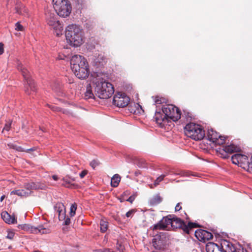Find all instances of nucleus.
Wrapping results in <instances>:
<instances>
[{
    "instance_id": "18",
    "label": "nucleus",
    "mask_w": 252,
    "mask_h": 252,
    "mask_svg": "<svg viewBox=\"0 0 252 252\" xmlns=\"http://www.w3.org/2000/svg\"><path fill=\"white\" fill-rule=\"evenodd\" d=\"M54 208L55 211L58 214L59 220H63L65 214V208L64 205L59 202L55 204Z\"/></svg>"
},
{
    "instance_id": "53",
    "label": "nucleus",
    "mask_w": 252,
    "mask_h": 252,
    "mask_svg": "<svg viewBox=\"0 0 252 252\" xmlns=\"http://www.w3.org/2000/svg\"><path fill=\"white\" fill-rule=\"evenodd\" d=\"M135 174V175L137 176L138 175V172H136Z\"/></svg>"
},
{
    "instance_id": "49",
    "label": "nucleus",
    "mask_w": 252,
    "mask_h": 252,
    "mask_svg": "<svg viewBox=\"0 0 252 252\" xmlns=\"http://www.w3.org/2000/svg\"><path fill=\"white\" fill-rule=\"evenodd\" d=\"M52 178H53V180H54L55 181H57V180H58V176L55 175H54L52 176Z\"/></svg>"
},
{
    "instance_id": "43",
    "label": "nucleus",
    "mask_w": 252,
    "mask_h": 252,
    "mask_svg": "<svg viewBox=\"0 0 252 252\" xmlns=\"http://www.w3.org/2000/svg\"><path fill=\"white\" fill-rule=\"evenodd\" d=\"M134 212L135 211L134 210H130L126 213V215L127 218L130 217H131V215L134 213Z\"/></svg>"
},
{
    "instance_id": "17",
    "label": "nucleus",
    "mask_w": 252,
    "mask_h": 252,
    "mask_svg": "<svg viewBox=\"0 0 252 252\" xmlns=\"http://www.w3.org/2000/svg\"><path fill=\"white\" fill-rule=\"evenodd\" d=\"M221 252H237V250L231 243L223 240L220 245Z\"/></svg>"
},
{
    "instance_id": "6",
    "label": "nucleus",
    "mask_w": 252,
    "mask_h": 252,
    "mask_svg": "<svg viewBox=\"0 0 252 252\" xmlns=\"http://www.w3.org/2000/svg\"><path fill=\"white\" fill-rule=\"evenodd\" d=\"M17 69L20 70L27 82V86H26V92L28 94H31L35 93L36 91V88L34 84V81L31 78L29 71L26 68L24 67L19 61L17 64Z\"/></svg>"
},
{
    "instance_id": "2",
    "label": "nucleus",
    "mask_w": 252,
    "mask_h": 252,
    "mask_svg": "<svg viewBox=\"0 0 252 252\" xmlns=\"http://www.w3.org/2000/svg\"><path fill=\"white\" fill-rule=\"evenodd\" d=\"M94 92L100 99H107L114 94V89L113 85L109 82L97 79L93 82Z\"/></svg>"
},
{
    "instance_id": "26",
    "label": "nucleus",
    "mask_w": 252,
    "mask_h": 252,
    "mask_svg": "<svg viewBox=\"0 0 252 252\" xmlns=\"http://www.w3.org/2000/svg\"><path fill=\"white\" fill-rule=\"evenodd\" d=\"M120 180V176L118 174H115L111 178V186L113 187H117L119 185Z\"/></svg>"
},
{
    "instance_id": "23",
    "label": "nucleus",
    "mask_w": 252,
    "mask_h": 252,
    "mask_svg": "<svg viewBox=\"0 0 252 252\" xmlns=\"http://www.w3.org/2000/svg\"><path fill=\"white\" fill-rule=\"evenodd\" d=\"M11 194H16L20 197H27L30 195V191H26L25 189L14 190L10 193Z\"/></svg>"
},
{
    "instance_id": "38",
    "label": "nucleus",
    "mask_w": 252,
    "mask_h": 252,
    "mask_svg": "<svg viewBox=\"0 0 252 252\" xmlns=\"http://www.w3.org/2000/svg\"><path fill=\"white\" fill-rule=\"evenodd\" d=\"M158 243L159 241L158 242L156 239H153V246L155 249L160 250L161 248V247L158 244Z\"/></svg>"
},
{
    "instance_id": "37",
    "label": "nucleus",
    "mask_w": 252,
    "mask_h": 252,
    "mask_svg": "<svg viewBox=\"0 0 252 252\" xmlns=\"http://www.w3.org/2000/svg\"><path fill=\"white\" fill-rule=\"evenodd\" d=\"M166 175H161L159 177H158L156 179V180L155 181V183H154L155 186H156L158 185L159 183L163 180L164 178L166 176Z\"/></svg>"
},
{
    "instance_id": "10",
    "label": "nucleus",
    "mask_w": 252,
    "mask_h": 252,
    "mask_svg": "<svg viewBox=\"0 0 252 252\" xmlns=\"http://www.w3.org/2000/svg\"><path fill=\"white\" fill-rule=\"evenodd\" d=\"M241 149L239 147L233 144H230L222 146V148L219 149V151L223 158H227L229 157V154H231L235 152H238Z\"/></svg>"
},
{
    "instance_id": "39",
    "label": "nucleus",
    "mask_w": 252,
    "mask_h": 252,
    "mask_svg": "<svg viewBox=\"0 0 252 252\" xmlns=\"http://www.w3.org/2000/svg\"><path fill=\"white\" fill-rule=\"evenodd\" d=\"M15 30L18 31H22L24 30V28L23 26L19 24V22H17L15 24Z\"/></svg>"
},
{
    "instance_id": "9",
    "label": "nucleus",
    "mask_w": 252,
    "mask_h": 252,
    "mask_svg": "<svg viewBox=\"0 0 252 252\" xmlns=\"http://www.w3.org/2000/svg\"><path fill=\"white\" fill-rule=\"evenodd\" d=\"M130 98L125 93H118L113 98L115 105L119 107H125L129 103Z\"/></svg>"
},
{
    "instance_id": "40",
    "label": "nucleus",
    "mask_w": 252,
    "mask_h": 252,
    "mask_svg": "<svg viewBox=\"0 0 252 252\" xmlns=\"http://www.w3.org/2000/svg\"><path fill=\"white\" fill-rule=\"evenodd\" d=\"M14 236V233L12 231H8L7 235L6 236V238L12 240Z\"/></svg>"
},
{
    "instance_id": "5",
    "label": "nucleus",
    "mask_w": 252,
    "mask_h": 252,
    "mask_svg": "<svg viewBox=\"0 0 252 252\" xmlns=\"http://www.w3.org/2000/svg\"><path fill=\"white\" fill-rule=\"evenodd\" d=\"M54 11L61 17L68 16L71 10V7L67 0H52Z\"/></svg>"
},
{
    "instance_id": "46",
    "label": "nucleus",
    "mask_w": 252,
    "mask_h": 252,
    "mask_svg": "<svg viewBox=\"0 0 252 252\" xmlns=\"http://www.w3.org/2000/svg\"><path fill=\"white\" fill-rule=\"evenodd\" d=\"M182 209V207L180 206L179 203H178L175 206V209L176 211H180Z\"/></svg>"
},
{
    "instance_id": "52",
    "label": "nucleus",
    "mask_w": 252,
    "mask_h": 252,
    "mask_svg": "<svg viewBox=\"0 0 252 252\" xmlns=\"http://www.w3.org/2000/svg\"><path fill=\"white\" fill-rule=\"evenodd\" d=\"M63 180L64 181V182H66V183H68V184L70 183V181H68L66 179H63Z\"/></svg>"
},
{
    "instance_id": "34",
    "label": "nucleus",
    "mask_w": 252,
    "mask_h": 252,
    "mask_svg": "<svg viewBox=\"0 0 252 252\" xmlns=\"http://www.w3.org/2000/svg\"><path fill=\"white\" fill-rule=\"evenodd\" d=\"M100 162L97 159H94L90 163V166L93 169H94L96 166H98Z\"/></svg>"
},
{
    "instance_id": "47",
    "label": "nucleus",
    "mask_w": 252,
    "mask_h": 252,
    "mask_svg": "<svg viewBox=\"0 0 252 252\" xmlns=\"http://www.w3.org/2000/svg\"><path fill=\"white\" fill-rule=\"evenodd\" d=\"M3 53V44L2 43H0V55Z\"/></svg>"
},
{
    "instance_id": "1",
    "label": "nucleus",
    "mask_w": 252,
    "mask_h": 252,
    "mask_svg": "<svg viewBox=\"0 0 252 252\" xmlns=\"http://www.w3.org/2000/svg\"><path fill=\"white\" fill-rule=\"evenodd\" d=\"M65 36L67 41L73 46L78 47L83 42V30L79 26L68 25L66 29Z\"/></svg>"
},
{
    "instance_id": "54",
    "label": "nucleus",
    "mask_w": 252,
    "mask_h": 252,
    "mask_svg": "<svg viewBox=\"0 0 252 252\" xmlns=\"http://www.w3.org/2000/svg\"><path fill=\"white\" fill-rule=\"evenodd\" d=\"M28 151H32V150H33V149H28Z\"/></svg>"
},
{
    "instance_id": "33",
    "label": "nucleus",
    "mask_w": 252,
    "mask_h": 252,
    "mask_svg": "<svg viewBox=\"0 0 252 252\" xmlns=\"http://www.w3.org/2000/svg\"><path fill=\"white\" fill-rule=\"evenodd\" d=\"M12 123V121L11 120H9L8 122H7L6 123V124H5V126L3 128L2 131H3L4 130L8 131L10 129Z\"/></svg>"
},
{
    "instance_id": "16",
    "label": "nucleus",
    "mask_w": 252,
    "mask_h": 252,
    "mask_svg": "<svg viewBox=\"0 0 252 252\" xmlns=\"http://www.w3.org/2000/svg\"><path fill=\"white\" fill-rule=\"evenodd\" d=\"M154 119L156 123L161 127L164 126L165 124L169 122L165 114L162 112V110L158 111L157 110L155 112Z\"/></svg>"
},
{
    "instance_id": "13",
    "label": "nucleus",
    "mask_w": 252,
    "mask_h": 252,
    "mask_svg": "<svg viewBox=\"0 0 252 252\" xmlns=\"http://www.w3.org/2000/svg\"><path fill=\"white\" fill-rule=\"evenodd\" d=\"M75 75L80 79H85L87 78L90 74V69L88 63L85 64V65L79 66L76 70H72Z\"/></svg>"
},
{
    "instance_id": "32",
    "label": "nucleus",
    "mask_w": 252,
    "mask_h": 252,
    "mask_svg": "<svg viewBox=\"0 0 252 252\" xmlns=\"http://www.w3.org/2000/svg\"><path fill=\"white\" fill-rule=\"evenodd\" d=\"M77 209V205L76 203L72 204L70 209V215L71 217L74 216L75 214V211Z\"/></svg>"
},
{
    "instance_id": "44",
    "label": "nucleus",
    "mask_w": 252,
    "mask_h": 252,
    "mask_svg": "<svg viewBox=\"0 0 252 252\" xmlns=\"http://www.w3.org/2000/svg\"><path fill=\"white\" fill-rule=\"evenodd\" d=\"M66 57L64 54H59L57 58L59 60H64Z\"/></svg>"
},
{
    "instance_id": "3",
    "label": "nucleus",
    "mask_w": 252,
    "mask_h": 252,
    "mask_svg": "<svg viewBox=\"0 0 252 252\" xmlns=\"http://www.w3.org/2000/svg\"><path fill=\"white\" fill-rule=\"evenodd\" d=\"M46 22L55 34L59 36L62 34L63 27L58 19V15L54 10H47L45 12Z\"/></svg>"
},
{
    "instance_id": "14",
    "label": "nucleus",
    "mask_w": 252,
    "mask_h": 252,
    "mask_svg": "<svg viewBox=\"0 0 252 252\" xmlns=\"http://www.w3.org/2000/svg\"><path fill=\"white\" fill-rule=\"evenodd\" d=\"M232 163L242 166L243 165L247 164L249 166V160L247 156L241 154H236L231 157Z\"/></svg>"
},
{
    "instance_id": "21",
    "label": "nucleus",
    "mask_w": 252,
    "mask_h": 252,
    "mask_svg": "<svg viewBox=\"0 0 252 252\" xmlns=\"http://www.w3.org/2000/svg\"><path fill=\"white\" fill-rule=\"evenodd\" d=\"M105 58L102 54H99L97 57H93L94 63L97 66H100L103 65Z\"/></svg>"
},
{
    "instance_id": "4",
    "label": "nucleus",
    "mask_w": 252,
    "mask_h": 252,
    "mask_svg": "<svg viewBox=\"0 0 252 252\" xmlns=\"http://www.w3.org/2000/svg\"><path fill=\"white\" fill-rule=\"evenodd\" d=\"M185 134L195 140H200L205 135V131L201 126L194 124L189 123L185 127Z\"/></svg>"
},
{
    "instance_id": "41",
    "label": "nucleus",
    "mask_w": 252,
    "mask_h": 252,
    "mask_svg": "<svg viewBox=\"0 0 252 252\" xmlns=\"http://www.w3.org/2000/svg\"><path fill=\"white\" fill-rule=\"evenodd\" d=\"M88 172L87 170H83L79 174V176L81 178H84L86 174H87Z\"/></svg>"
},
{
    "instance_id": "30",
    "label": "nucleus",
    "mask_w": 252,
    "mask_h": 252,
    "mask_svg": "<svg viewBox=\"0 0 252 252\" xmlns=\"http://www.w3.org/2000/svg\"><path fill=\"white\" fill-rule=\"evenodd\" d=\"M16 12L20 15L27 14L28 9L25 6L16 7Z\"/></svg>"
},
{
    "instance_id": "42",
    "label": "nucleus",
    "mask_w": 252,
    "mask_h": 252,
    "mask_svg": "<svg viewBox=\"0 0 252 252\" xmlns=\"http://www.w3.org/2000/svg\"><path fill=\"white\" fill-rule=\"evenodd\" d=\"M51 109H52L54 111H59L60 110V108L55 106V105H50L49 106Z\"/></svg>"
},
{
    "instance_id": "36",
    "label": "nucleus",
    "mask_w": 252,
    "mask_h": 252,
    "mask_svg": "<svg viewBox=\"0 0 252 252\" xmlns=\"http://www.w3.org/2000/svg\"><path fill=\"white\" fill-rule=\"evenodd\" d=\"M213 236L211 233L206 231L203 242H205L206 240L211 239L213 238Z\"/></svg>"
},
{
    "instance_id": "31",
    "label": "nucleus",
    "mask_w": 252,
    "mask_h": 252,
    "mask_svg": "<svg viewBox=\"0 0 252 252\" xmlns=\"http://www.w3.org/2000/svg\"><path fill=\"white\" fill-rule=\"evenodd\" d=\"M225 142V138L223 136H221L220 135L219 137H218V138L216 139V140L214 141V142H213L215 145H220L221 144H223Z\"/></svg>"
},
{
    "instance_id": "24",
    "label": "nucleus",
    "mask_w": 252,
    "mask_h": 252,
    "mask_svg": "<svg viewBox=\"0 0 252 252\" xmlns=\"http://www.w3.org/2000/svg\"><path fill=\"white\" fill-rule=\"evenodd\" d=\"M206 231L205 230L198 229L195 231L194 235L199 241H203Z\"/></svg>"
},
{
    "instance_id": "20",
    "label": "nucleus",
    "mask_w": 252,
    "mask_h": 252,
    "mask_svg": "<svg viewBox=\"0 0 252 252\" xmlns=\"http://www.w3.org/2000/svg\"><path fill=\"white\" fill-rule=\"evenodd\" d=\"M174 219H172V227L175 228H182L183 229L185 226V222L181 219L173 215Z\"/></svg>"
},
{
    "instance_id": "25",
    "label": "nucleus",
    "mask_w": 252,
    "mask_h": 252,
    "mask_svg": "<svg viewBox=\"0 0 252 252\" xmlns=\"http://www.w3.org/2000/svg\"><path fill=\"white\" fill-rule=\"evenodd\" d=\"M94 97V94L93 93L92 87L90 84H88L86 87V91L85 93V99L93 98Z\"/></svg>"
},
{
    "instance_id": "35",
    "label": "nucleus",
    "mask_w": 252,
    "mask_h": 252,
    "mask_svg": "<svg viewBox=\"0 0 252 252\" xmlns=\"http://www.w3.org/2000/svg\"><path fill=\"white\" fill-rule=\"evenodd\" d=\"M60 221H63V224L68 225L70 223V219L68 217L66 216V214L64 215V219L63 220H59Z\"/></svg>"
},
{
    "instance_id": "22",
    "label": "nucleus",
    "mask_w": 252,
    "mask_h": 252,
    "mask_svg": "<svg viewBox=\"0 0 252 252\" xmlns=\"http://www.w3.org/2000/svg\"><path fill=\"white\" fill-rule=\"evenodd\" d=\"M220 134L213 129L208 130L207 133V139L213 142L219 137Z\"/></svg>"
},
{
    "instance_id": "15",
    "label": "nucleus",
    "mask_w": 252,
    "mask_h": 252,
    "mask_svg": "<svg viewBox=\"0 0 252 252\" xmlns=\"http://www.w3.org/2000/svg\"><path fill=\"white\" fill-rule=\"evenodd\" d=\"M24 188L26 191H30L31 195L32 190L45 189L46 188V186L45 184L42 183L30 182L25 183L24 184Z\"/></svg>"
},
{
    "instance_id": "50",
    "label": "nucleus",
    "mask_w": 252,
    "mask_h": 252,
    "mask_svg": "<svg viewBox=\"0 0 252 252\" xmlns=\"http://www.w3.org/2000/svg\"><path fill=\"white\" fill-rule=\"evenodd\" d=\"M249 167L252 168V157L251 158V162L249 163Z\"/></svg>"
},
{
    "instance_id": "29",
    "label": "nucleus",
    "mask_w": 252,
    "mask_h": 252,
    "mask_svg": "<svg viewBox=\"0 0 252 252\" xmlns=\"http://www.w3.org/2000/svg\"><path fill=\"white\" fill-rule=\"evenodd\" d=\"M100 231L101 232H105L108 228V222L104 220L100 221Z\"/></svg>"
},
{
    "instance_id": "48",
    "label": "nucleus",
    "mask_w": 252,
    "mask_h": 252,
    "mask_svg": "<svg viewBox=\"0 0 252 252\" xmlns=\"http://www.w3.org/2000/svg\"><path fill=\"white\" fill-rule=\"evenodd\" d=\"M134 200V197L133 196H130L129 198L126 200L127 201L129 202L130 203H132V202Z\"/></svg>"
},
{
    "instance_id": "28",
    "label": "nucleus",
    "mask_w": 252,
    "mask_h": 252,
    "mask_svg": "<svg viewBox=\"0 0 252 252\" xmlns=\"http://www.w3.org/2000/svg\"><path fill=\"white\" fill-rule=\"evenodd\" d=\"M161 201V197L159 195H157L150 199V203L153 206L159 204Z\"/></svg>"
},
{
    "instance_id": "7",
    "label": "nucleus",
    "mask_w": 252,
    "mask_h": 252,
    "mask_svg": "<svg viewBox=\"0 0 252 252\" xmlns=\"http://www.w3.org/2000/svg\"><path fill=\"white\" fill-rule=\"evenodd\" d=\"M162 112L165 114L169 122H176L181 118L179 109L172 104H166L162 107Z\"/></svg>"
},
{
    "instance_id": "11",
    "label": "nucleus",
    "mask_w": 252,
    "mask_h": 252,
    "mask_svg": "<svg viewBox=\"0 0 252 252\" xmlns=\"http://www.w3.org/2000/svg\"><path fill=\"white\" fill-rule=\"evenodd\" d=\"M70 61L72 70H76V69L79 68V66L85 65V64L88 63L84 57L79 55L72 56Z\"/></svg>"
},
{
    "instance_id": "12",
    "label": "nucleus",
    "mask_w": 252,
    "mask_h": 252,
    "mask_svg": "<svg viewBox=\"0 0 252 252\" xmlns=\"http://www.w3.org/2000/svg\"><path fill=\"white\" fill-rule=\"evenodd\" d=\"M173 219H174L173 215H171L163 217L158 223L154 225L153 230H163L168 228L169 226L172 227Z\"/></svg>"
},
{
    "instance_id": "27",
    "label": "nucleus",
    "mask_w": 252,
    "mask_h": 252,
    "mask_svg": "<svg viewBox=\"0 0 252 252\" xmlns=\"http://www.w3.org/2000/svg\"><path fill=\"white\" fill-rule=\"evenodd\" d=\"M198 226V224L196 223L189 222L188 225L185 224V226H184V228H183V230L187 233L189 234L190 230L193 228H196Z\"/></svg>"
},
{
    "instance_id": "51",
    "label": "nucleus",
    "mask_w": 252,
    "mask_h": 252,
    "mask_svg": "<svg viewBox=\"0 0 252 252\" xmlns=\"http://www.w3.org/2000/svg\"><path fill=\"white\" fill-rule=\"evenodd\" d=\"M4 197H5L4 195L1 196L0 197V201H2L3 200V199L4 198Z\"/></svg>"
},
{
    "instance_id": "19",
    "label": "nucleus",
    "mask_w": 252,
    "mask_h": 252,
    "mask_svg": "<svg viewBox=\"0 0 252 252\" xmlns=\"http://www.w3.org/2000/svg\"><path fill=\"white\" fill-rule=\"evenodd\" d=\"M1 218L7 223L14 224L17 223V220L14 216H11L7 212L1 213Z\"/></svg>"
},
{
    "instance_id": "8",
    "label": "nucleus",
    "mask_w": 252,
    "mask_h": 252,
    "mask_svg": "<svg viewBox=\"0 0 252 252\" xmlns=\"http://www.w3.org/2000/svg\"><path fill=\"white\" fill-rule=\"evenodd\" d=\"M18 227L20 229L34 234H48L51 232V230L47 224L39 225L37 227L28 224H23L18 225Z\"/></svg>"
},
{
    "instance_id": "55",
    "label": "nucleus",
    "mask_w": 252,
    "mask_h": 252,
    "mask_svg": "<svg viewBox=\"0 0 252 252\" xmlns=\"http://www.w3.org/2000/svg\"><path fill=\"white\" fill-rule=\"evenodd\" d=\"M237 252H240L237 251Z\"/></svg>"
},
{
    "instance_id": "45",
    "label": "nucleus",
    "mask_w": 252,
    "mask_h": 252,
    "mask_svg": "<svg viewBox=\"0 0 252 252\" xmlns=\"http://www.w3.org/2000/svg\"><path fill=\"white\" fill-rule=\"evenodd\" d=\"M155 101L156 104H161L162 103L161 100L158 96L156 97Z\"/></svg>"
}]
</instances>
